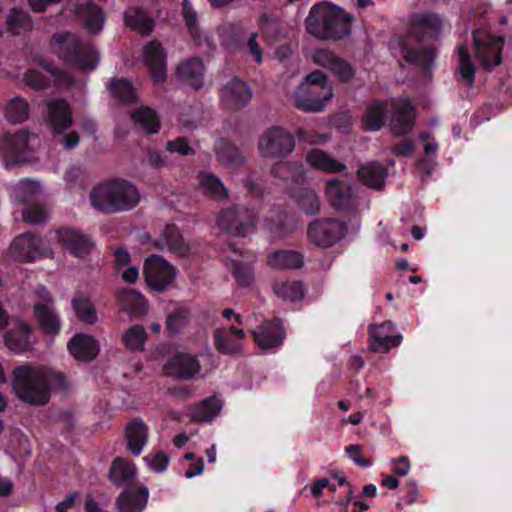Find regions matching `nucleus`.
I'll return each instance as SVG.
<instances>
[{
	"mask_svg": "<svg viewBox=\"0 0 512 512\" xmlns=\"http://www.w3.org/2000/svg\"><path fill=\"white\" fill-rule=\"evenodd\" d=\"M52 387L65 390L66 376L48 367L30 363L16 366L12 371V388L19 400L33 406L46 405Z\"/></svg>",
	"mask_w": 512,
	"mask_h": 512,
	"instance_id": "obj_1",
	"label": "nucleus"
},
{
	"mask_svg": "<svg viewBox=\"0 0 512 512\" xmlns=\"http://www.w3.org/2000/svg\"><path fill=\"white\" fill-rule=\"evenodd\" d=\"M355 17L331 2L314 4L305 19L307 32L320 40H341L351 34Z\"/></svg>",
	"mask_w": 512,
	"mask_h": 512,
	"instance_id": "obj_2",
	"label": "nucleus"
},
{
	"mask_svg": "<svg viewBox=\"0 0 512 512\" xmlns=\"http://www.w3.org/2000/svg\"><path fill=\"white\" fill-rule=\"evenodd\" d=\"M98 211L113 214L132 210L140 200L138 189L124 179H111L95 187L89 196Z\"/></svg>",
	"mask_w": 512,
	"mask_h": 512,
	"instance_id": "obj_3",
	"label": "nucleus"
},
{
	"mask_svg": "<svg viewBox=\"0 0 512 512\" xmlns=\"http://www.w3.org/2000/svg\"><path fill=\"white\" fill-rule=\"evenodd\" d=\"M51 48L60 59L77 69L90 71L98 65L99 56L95 47L71 32L54 33Z\"/></svg>",
	"mask_w": 512,
	"mask_h": 512,
	"instance_id": "obj_4",
	"label": "nucleus"
},
{
	"mask_svg": "<svg viewBox=\"0 0 512 512\" xmlns=\"http://www.w3.org/2000/svg\"><path fill=\"white\" fill-rule=\"evenodd\" d=\"M333 89L320 70L309 73L294 94L295 107L303 112H321L332 98Z\"/></svg>",
	"mask_w": 512,
	"mask_h": 512,
	"instance_id": "obj_5",
	"label": "nucleus"
},
{
	"mask_svg": "<svg viewBox=\"0 0 512 512\" xmlns=\"http://www.w3.org/2000/svg\"><path fill=\"white\" fill-rule=\"evenodd\" d=\"M47 123L52 130L54 139L66 150L74 149L80 141L76 131L69 130L73 124L72 111L65 99H52L47 104Z\"/></svg>",
	"mask_w": 512,
	"mask_h": 512,
	"instance_id": "obj_6",
	"label": "nucleus"
},
{
	"mask_svg": "<svg viewBox=\"0 0 512 512\" xmlns=\"http://www.w3.org/2000/svg\"><path fill=\"white\" fill-rule=\"evenodd\" d=\"M256 223L255 211L243 205L222 209L216 217V224L221 231L239 237H245L252 232Z\"/></svg>",
	"mask_w": 512,
	"mask_h": 512,
	"instance_id": "obj_7",
	"label": "nucleus"
},
{
	"mask_svg": "<svg viewBox=\"0 0 512 512\" xmlns=\"http://www.w3.org/2000/svg\"><path fill=\"white\" fill-rule=\"evenodd\" d=\"M37 295L39 300L33 305V315L40 331L45 335L56 336L62 329L61 317L54 307V300L50 292L41 286Z\"/></svg>",
	"mask_w": 512,
	"mask_h": 512,
	"instance_id": "obj_8",
	"label": "nucleus"
},
{
	"mask_svg": "<svg viewBox=\"0 0 512 512\" xmlns=\"http://www.w3.org/2000/svg\"><path fill=\"white\" fill-rule=\"evenodd\" d=\"M476 57L487 70L502 63L504 37L488 34L480 29L472 32Z\"/></svg>",
	"mask_w": 512,
	"mask_h": 512,
	"instance_id": "obj_9",
	"label": "nucleus"
},
{
	"mask_svg": "<svg viewBox=\"0 0 512 512\" xmlns=\"http://www.w3.org/2000/svg\"><path fill=\"white\" fill-rule=\"evenodd\" d=\"M258 148L261 155L266 158H282L294 150L295 139L284 128L274 126L260 136Z\"/></svg>",
	"mask_w": 512,
	"mask_h": 512,
	"instance_id": "obj_10",
	"label": "nucleus"
},
{
	"mask_svg": "<svg viewBox=\"0 0 512 512\" xmlns=\"http://www.w3.org/2000/svg\"><path fill=\"white\" fill-rule=\"evenodd\" d=\"M143 275L152 290L163 292L175 279L176 271L162 256L153 254L144 262Z\"/></svg>",
	"mask_w": 512,
	"mask_h": 512,
	"instance_id": "obj_11",
	"label": "nucleus"
},
{
	"mask_svg": "<svg viewBox=\"0 0 512 512\" xmlns=\"http://www.w3.org/2000/svg\"><path fill=\"white\" fill-rule=\"evenodd\" d=\"M346 231L345 223L337 219H317L309 224L307 235L313 244L327 248L340 241Z\"/></svg>",
	"mask_w": 512,
	"mask_h": 512,
	"instance_id": "obj_12",
	"label": "nucleus"
},
{
	"mask_svg": "<svg viewBox=\"0 0 512 512\" xmlns=\"http://www.w3.org/2000/svg\"><path fill=\"white\" fill-rule=\"evenodd\" d=\"M326 196L329 204L338 211H351L356 207L357 199L350 183L332 178L326 182Z\"/></svg>",
	"mask_w": 512,
	"mask_h": 512,
	"instance_id": "obj_13",
	"label": "nucleus"
},
{
	"mask_svg": "<svg viewBox=\"0 0 512 512\" xmlns=\"http://www.w3.org/2000/svg\"><path fill=\"white\" fill-rule=\"evenodd\" d=\"M443 21L437 13L422 12L411 18L410 35L416 41L437 39L442 31Z\"/></svg>",
	"mask_w": 512,
	"mask_h": 512,
	"instance_id": "obj_14",
	"label": "nucleus"
},
{
	"mask_svg": "<svg viewBox=\"0 0 512 512\" xmlns=\"http://www.w3.org/2000/svg\"><path fill=\"white\" fill-rule=\"evenodd\" d=\"M255 343L263 350H276L282 346L286 332L279 318L264 321L252 331Z\"/></svg>",
	"mask_w": 512,
	"mask_h": 512,
	"instance_id": "obj_15",
	"label": "nucleus"
},
{
	"mask_svg": "<svg viewBox=\"0 0 512 512\" xmlns=\"http://www.w3.org/2000/svg\"><path fill=\"white\" fill-rule=\"evenodd\" d=\"M143 59L153 83L165 82L167 79V55L162 44L157 40L148 42L143 48Z\"/></svg>",
	"mask_w": 512,
	"mask_h": 512,
	"instance_id": "obj_16",
	"label": "nucleus"
},
{
	"mask_svg": "<svg viewBox=\"0 0 512 512\" xmlns=\"http://www.w3.org/2000/svg\"><path fill=\"white\" fill-rule=\"evenodd\" d=\"M394 330L391 321L379 325L371 324L368 328L370 349L376 353H387L391 348L399 346L403 337L401 334H394Z\"/></svg>",
	"mask_w": 512,
	"mask_h": 512,
	"instance_id": "obj_17",
	"label": "nucleus"
},
{
	"mask_svg": "<svg viewBox=\"0 0 512 512\" xmlns=\"http://www.w3.org/2000/svg\"><path fill=\"white\" fill-rule=\"evenodd\" d=\"M315 63L333 73L341 83L350 82L356 73L355 68L345 59L326 49H318L313 55Z\"/></svg>",
	"mask_w": 512,
	"mask_h": 512,
	"instance_id": "obj_18",
	"label": "nucleus"
},
{
	"mask_svg": "<svg viewBox=\"0 0 512 512\" xmlns=\"http://www.w3.org/2000/svg\"><path fill=\"white\" fill-rule=\"evenodd\" d=\"M248 84L234 77L221 90V100L224 107L230 111H238L245 107L252 98Z\"/></svg>",
	"mask_w": 512,
	"mask_h": 512,
	"instance_id": "obj_19",
	"label": "nucleus"
},
{
	"mask_svg": "<svg viewBox=\"0 0 512 512\" xmlns=\"http://www.w3.org/2000/svg\"><path fill=\"white\" fill-rule=\"evenodd\" d=\"M201 369L196 356L187 353H176L164 365L165 375L178 379H191Z\"/></svg>",
	"mask_w": 512,
	"mask_h": 512,
	"instance_id": "obj_20",
	"label": "nucleus"
},
{
	"mask_svg": "<svg viewBox=\"0 0 512 512\" xmlns=\"http://www.w3.org/2000/svg\"><path fill=\"white\" fill-rule=\"evenodd\" d=\"M56 236L63 247L78 258L86 257L94 245L87 234L72 228H60L56 231Z\"/></svg>",
	"mask_w": 512,
	"mask_h": 512,
	"instance_id": "obj_21",
	"label": "nucleus"
},
{
	"mask_svg": "<svg viewBox=\"0 0 512 512\" xmlns=\"http://www.w3.org/2000/svg\"><path fill=\"white\" fill-rule=\"evenodd\" d=\"M5 345L15 353H24L32 350L34 344L33 327L22 321L16 320L14 327L8 330L4 336Z\"/></svg>",
	"mask_w": 512,
	"mask_h": 512,
	"instance_id": "obj_22",
	"label": "nucleus"
},
{
	"mask_svg": "<svg viewBox=\"0 0 512 512\" xmlns=\"http://www.w3.org/2000/svg\"><path fill=\"white\" fill-rule=\"evenodd\" d=\"M415 125V107L409 99L394 103L390 129L395 136H405Z\"/></svg>",
	"mask_w": 512,
	"mask_h": 512,
	"instance_id": "obj_23",
	"label": "nucleus"
},
{
	"mask_svg": "<svg viewBox=\"0 0 512 512\" xmlns=\"http://www.w3.org/2000/svg\"><path fill=\"white\" fill-rule=\"evenodd\" d=\"M42 240L32 233L17 236L11 244V253L19 262H34L41 257Z\"/></svg>",
	"mask_w": 512,
	"mask_h": 512,
	"instance_id": "obj_24",
	"label": "nucleus"
},
{
	"mask_svg": "<svg viewBox=\"0 0 512 512\" xmlns=\"http://www.w3.org/2000/svg\"><path fill=\"white\" fill-rule=\"evenodd\" d=\"M67 348L69 353L78 361L91 362L100 351L99 342L95 337L84 334H75L68 342Z\"/></svg>",
	"mask_w": 512,
	"mask_h": 512,
	"instance_id": "obj_25",
	"label": "nucleus"
},
{
	"mask_svg": "<svg viewBox=\"0 0 512 512\" xmlns=\"http://www.w3.org/2000/svg\"><path fill=\"white\" fill-rule=\"evenodd\" d=\"M30 133L21 129L15 133H5L0 137V151L14 163L23 160L22 154L26 151Z\"/></svg>",
	"mask_w": 512,
	"mask_h": 512,
	"instance_id": "obj_26",
	"label": "nucleus"
},
{
	"mask_svg": "<svg viewBox=\"0 0 512 512\" xmlns=\"http://www.w3.org/2000/svg\"><path fill=\"white\" fill-rule=\"evenodd\" d=\"M137 477V468L133 462L116 457L109 468L108 479L117 487H132Z\"/></svg>",
	"mask_w": 512,
	"mask_h": 512,
	"instance_id": "obj_27",
	"label": "nucleus"
},
{
	"mask_svg": "<svg viewBox=\"0 0 512 512\" xmlns=\"http://www.w3.org/2000/svg\"><path fill=\"white\" fill-rule=\"evenodd\" d=\"M75 12L89 32L97 34L102 30L105 22V13L92 0L77 3Z\"/></svg>",
	"mask_w": 512,
	"mask_h": 512,
	"instance_id": "obj_28",
	"label": "nucleus"
},
{
	"mask_svg": "<svg viewBox=\"0 0 512 512\" xmlns=\"http://www.w3.org/2000/svg\"><path fill=\"white\" fill-rule=\"evenodd\" d=\"M149 491L145 486L138 489L125 488L116 499L120 512H142L148 502Z\"/></svg>",
	"mask_w": 512,
	"mask_h": 512,
	"instance_id": "obj_29",
	"label": "nucleus"
},
{
	"mask_svg": "<svg viewBox=\"0 0 512 512\" xmlns=\"http://www.w3.org/2000/svg\"><path fill=\"white\" fill-rule=\"evenodd\" d=\"M148 426L139 418L132 419L125 428L126 447L134 456H139L148 441Z\"/></svg>",
	"mask_w": 512,
	"mask_h": 512,
	"instance_id": "obj_30",
	"label": "nucleus"
},
{
	"mask_svg": "<svg viewBox=\"0 0 512 512\" xmlns=\"http://www.w3.org/2000/svg\"><path fill=\"white\" fill-rule=\"evenodd\" d=\"M177 77L189 87L199 90L204 84V65L200 58L193 57L177 68Z\"/></svg>",
	"mask_w": 512,
	"mask_h": 512,
	"instance_id": "obj_31",
	"label": "nucleus"
},
{
	"mask_svg": "<svg viewBox=\"0 0 512 512\" xmlns=\"http://www.w3.org/2000/svg\"><path fill=\"white\" fill-rule=\"evenodd\" d=\"M118 303L130 317L140 318L147 314L148 303L142 294L133 289H125L117 295Z\"/></svg>",
	"mask_w": 512,
	"mask_h": 512,
	"instance_id": "obj_32",
	"label": "nucleus"
},
{
	"mask_svg": "<svg viewBox=\"0 0 512 512\" xmlns=\"http://www.w3.org/2000/svg\"><path fill=\"white\" fill-rule=\"evenodd\" d=\"M401 53L405 61L429 73L435 59L434 49L431 47L410 48L404 41L400 42Z\"/></svg>",
	"mask_w": 512,
	"mask_h": 512,
	"instance_id": "obj_33",
	"label": "nucleus"
},
{
	"mask_svg": "<svg viewBox=\"0 0 512 512\" xmlns=\"http://www.w3.org/2000/svg\"><path fill=\"white\" fill-rule=\"evenodd\" d=\"M288 191L305 214L315 215L320 212L321 202L314 190L297 185L296 187L288 186Z\"/></svg>",
	"mask_w": 512,
	"mask_h": 512,
	"instance_id": "obj_34",
	"label": "nucleus"
},
{
	"mask_svg": "<svg viewBox=\"0 0 512 512\" xmlns=\"http://www.w3.org/2000/svg\"><path fill=\"white\" fill-rule=\"evenodd\" d=\"M271 175L275 178L289 182V186L296 187L305 182L303 165L298 162H278L271 167Z\"/></svg>",
	"mask_w": 512,
	"mask_h": 512,
	"instance_id": "obj_35",
	"label": "nucleus"
},
{
	"mask_svg": "<svg viewBox=\"0 0 512 512\" xmlns=\"http://www.w3.org/2000/svg\"><path fill=\"white\" fill-rule=\"evenodd\" d=\"M388 170L378 162H370L357 170L359 180L369 188L381 190L385 185Z\"/></svg>",
	"mask_w": 512,
	"mask_h": 512,
	"instance_id": "obj_36",
	"label": "nucleus"
},
{
	"mask_svg": "<svg viewBox=\"0 0 512 512\" xmlns=\"http://www.w3.org/2000/svg\"><path fill=\"white\" fill-rule=\"evenodd\" d=\"M215 153L218 161L226 167H240L245 161V157L240 149L226 138H221L217 141Z\"/></svg>",
	"mask_w": 512,
	"mask_h": 512,
	"instance_id": "obj_37",
	"label": "nucleus"
},
{
	"mask_svg": "<svg viewBox=\"0 0 512 512\" xmlns=\"http://www.w3.org/2000/svg\"><path fill=\"white\" fill-rule=\"evenodd\" d=\"M221 410V402L216 396H209L189 407V417L192 422H210Z\"/></svg>",
	"mask_w": 512,
	"mask_h": 512,
	"instance_id": "obj_38",
	"label": "nucleus"
},
{
	"mask_svg": "<svg viewBox=\"0 0 512 512\" xmlns=\"http://www.w3.org/2000/svg\"><path fill=\"white\" fill-rule=\"evenodd\" d=\"M388 106L386 101L374 100L365 110L363 124L367 131L380 130L387 120Z\"/></svg>",
	"mask_w": 512,
	"mask_h": 512,
	"instance_id": "obj_39",
	"label": "nucleus"
},
{
	"mask_svg": "<svg viewBox=\"0 0 512 512\" xmlns=\"http://www.w3.org/2000/svg\"><path fill=\"white\" fill-rule=\"evenodd\" d=\"M199 185L204 194L215 201H224L228 198V189L222 180L211 172L202 171L198 175Z\"/></svg>",
	"mask_w": 512,
	"mask_h": 512,
	"instance_id": "obj_40",
	"label": "nucleus"
},
{
	"mask_svg": "<svg viewBox=\"0 0 512 512\" xmlns=\"http://www.w3.org/2000/svg\"><path fill=\"white\" fill-rule=\"evenodd\" d=\"M111 96L123 104L135 103L138 99L136 90L129 79L112 77L107 85Z\"/></svg>",
	"mask_w": 512,
	"mask_h": 512,
	"instance_id": "obj_41",
	"label": "nucleus"
},
{
	"mask_svg": "<svg viewBox=\"0 0 512 512\" xmlns=\"http://www.w3.org/2000/svg\"><path fill=\"white\" fill-rule=\"evenodd\" d=\"M267 263L276 269H298L304 264V257L294 250H277L268 256Z\"/></svg>",
	"mask_w": 512,
	"mask_h": 512,
	"instance_id": "obj_42",
	"label": "nucleus"
},
{
	"mask_svg": "<svg viewBox=\"0 0 512 512\" xmlns=\"http://www.w3.org/2000/svg\"><path fill=\"white\" fill-rule=\"evenodd\" d=\"M306 160L315 169L327 173L341 172L346 169L345 164L339 162L320 149H311L307 153Z\"/></svg>",
	"mask_w": 512,
	"mask_h": 512,
	"instance_id": "obj_43",
	"label": "nucleus"
},
{
	"mask_svg": "<svg viewBox=\"0 0 512 512\" xmlns=\"http://www.w3.org/2000/svg\"><path fill=\"white\" fill-rule=\"evenodd\" d=\"M124 22L130 29L142 35H149L155 27L154 20L148 18L141 8L136 7L128 8L125 11Z\"/></svg>",
	"mask_w": 512,
	"mask_h": 512,
	"instance_id": "obj_44",
	"label": "nucleus"
},
{
	"mask_svg": "<svg viewBox=\"0 0 512 512\" xmlns=\"http://www.w3.org/2000/svg\"><path fill=\"white\" fill-rule=\"evenodd\" d=\"M33 25L30 14L18 7H13L9 10L6 16L7 31L12 35H20L31 30Z\"/></svg>",
	"mask_w": 512,
	"mask_h": 512,
	"instance_id": "obj_45",
	"label": "nucleus"
},
{
	"mask_svg": "<svg viewBox=\"0 0 512 512\" xmlns=\"http://www.w3.org/2000/svg\"><path fill=\"white\" fill-rule=\"evenodd\" d=\"M131 118L135 124L140 126L147 134H156L160 129V119L155 110L148 106H141L135 109Z\"/></svg>",
	"mask_w": 512,
	"mask_h": 512,
	"instance_id": "obj_46",
	"label": "nucleus"
},
{
	"mask_svg": "<svg viewBox=\"0 0 512 512\" xmlns=\"http://www.w3.org/2000/svg\"><path fill=\"white\" fill-rule=\"evenodd\" d=\"M71 304L76 317L81 322L94 324L97 321V312L89 296L83 293H77L73 297Z\"/></svg>",
	"mask_w": 512,
	"mask_h": 512,
	"instance_id": "obj_47",
	"label": "nucleus"
},
{
	"mask_svg": "<svg viewBox=\"0 0 512 512\" xmlns=\"http://www.w3.org/2000/svg\"><path fill=\"white\" fill-rule=\"evenodd\" d=\"M29 110L27 100L21 96H16L6 105L5 117L10 123H23L29 117Z\"/></svg>",
	"mask_w": 512,
	"mask_h": 512,
	"instance_id": "obj_48",
	"label": "nucleus"
},
{
	"mask_svg": "<svg viewBox=\"0 0 512 512\" xmlns=\"http://www.w3.org/2000/svg\"><path fill=\"white\" fill-rule=\"evenodd\" d=\"M148 334L142 325H133L129 327L122 336L125 347L131 351H143Z\"/></svg>",
	"mask_w": 512,
	"mask_h": 512,
	"instance_id": "obj_49",
	"label": "nucleus"
},
{
	"mask_svg": "<svg viewBox=\"0 0 512 512\" xmlns=\"http://www.w3.org/2000/svg\"><path fill=\"white\" fill-rule=\"evenodd\" d=\"M214 345L216 350L223 355H234L241 351V344L231 338L228 330L217 328L214 331Z\"/></svg>",
	"mask_w": 512,
	"mask_h": 512,
	"instance_id": "obj_50",
	"label": "nucleus"
},
{
	"mask_svg": "<svg viewBox=\"0 0 512 512\" xmlns=\"http://www.w3.org/2000/svg\"><path fill=\"white\" fill-rule=\"evenodd\" d=\"M458 63L459 73L464 82L472 86L475 81V65L472 61L471 55L467 46L461 45L458 47Z\"/></svg>",
	"mask_w": 512,
	"mask_h": 512,
	"instance_id": "obj_51",
	"label": "nucleus"
},
{
	"mask_svg": "<svg viewBox=\"0 0 512 512\" xmlns=\"http://www.w3.org/2000/svg\"><path fill=\"white\" fill-rule=\"evenodd\" d=\"M162 237L169 250L181 255L188 251V247L184 243V239L179 228L175 224L166 225L163 230Z\"/></svg>",
	"mask_w": 512,
	"mask_h": 512,
	"instance_id": "obj_52",
	"label": "nucleus"
},
{
	"mask_svg": "<svg viewBox=\"0 0 512 512\" xmlns=\"http://www.w3.org/2000/svg\"><path fill=\"white\" fill-rule=\"evenodd\" d=\"M274 292L277 296L292 301L301 300L304 297V287L302 282L299 281L276 284Z\"/></svg>",
	"mask_w": 512,
	"mask_h": 512,
	"instance_id": "obj_53",
	"label": "nucleus"
},
{
	"mask_svg": "<svg viewBox=\"0 0 512 512\" xmlns=\"http://www.w3.org/2000/svg\"><path fill=\"white\" fill-rule=\"evenodd\" d=\"M231 273L238 285L248 287L254 280L253 268L249 264L233 260L231 263Z\"/></svg>",
	"mask_w": 512,
	"mask_h": 512,
	"instance_id": "obj_54",
	"label": "nucleus"
},
{
	"mask_svg": "<svg viewBox=\"0 0 512 512\" xmlns=\"http://www.w3.org/2000/svg\"><path fill=\"white\" fill-rule=\"evenodd\" d=\"M189 311L187 309L179 308L171 312L167 316L166 328L170 334L179 333L188 322Z\"/></svg>",
	"mask_w": 512,
	"mask_h": 512,
	"instance_id": "obj_55",
	"label": "nucleus"
},
{
	"mask_svg": "<svg viewBox=\"0 0 512 512\" xmlns=\"http://www.w3.org/2000/svg\"><path fill=\"white\" fill-rule=\"evenodd\" d=\"M24 83L36 91L50 87V78L36 69H28L23 75Z\"/></svg>",
	"mask_w": 512,
	"mask_h": 512,
	"instance_id": "obj_56",
	"label": "nucleus"
},
{
	"mask_svg": "<svg viewBox=\"0 0 512 512\" xmlns=\"http://www.w3.org/2000/svg\"><path fill=\"white\" fill-rule=\"evenodd\" d=\"M182 13L185 25L189 34L195 39L199 37V25L196 11L193 9L188 0L182 3Z\"/></svg>",
	"mask_w": 512,
	"mask_h": 512,
	"instance_id": "obj_57",
	"label": "nucleus"
},
{
	"mask_svg": "<svg viewBox=\"0 0 512 512\" xmlns=\"http://www.w3.org/2000/svg\"><path fill=\"white\" fill-rule=\"evenodd\" d=\"M39 185L33 181H23L17 187V198L25 203L29 204L35 198V195L38 193Z\"/></svg>",
	"mask_w": 512,
	"mask_h": 512,
	"instance_id": "obj_58",
	"label": "nucleus"
},
{
	"mask_svg": "<svg viewBox=\"0 0 512 512\" xmlns=\"http://www.w3.org/2000/svg\"><path fill=\"white\" fill-rule=\"evenodd\" d=\"M23 219L30 224H40L46 221L47 213L43 206L29 205L23 211Z\"/></svg>",
	"mask_w": 512,
	"mask_h": 512,
	"instance_id": "obj_59",
	"label": "nucleus"
},
{
	"mask_svg": "<svg viewBox=\"0 0 512 512\" xmlns=\"http://www.w3.org/2000/svg\"><path fill=\"white\" fill-rule=\"evenodd\" d=\"M144 461L152 471L161 473L167 469L169 457L166 453L160 451L155 454L147 455L144 457Z\"/></svg>",
	"mask_w": 512,
	"mask_h": 512,
	"instance_id": "obj_60",
	"label": "nucleus"
},
{
	"mask_svg": "<svg viewBox=\"0 0 512 512\" xmlns=\"http://www.w3.org/2000/svg\"><path fill=\"white\" fill-rule=\"evenodd\" d=\"M166 150L169 153H177L182 156L195 154V150L189 145V142L185 137H178L174 140L168 141Z\"/></svg>",
	"mask_w": 512,
	"mask_h": 512,
	"instance_id": "obj_61",
	"label": "nucleus"
},
{
	"mask_svg": "<svg viewBox=\"0 0 512 512\" xmlns=\"http://www.w3.org/2000/svg\"><path fill=\"white\" fill-rule=\"evenodd\" d=\"M345 451L349 458L358 466L362 468H368L372 465L371 460L363 457L361 455L362 448L360 445L357 444H351L346 446Z\"/></svg>",
	"mask_w": 512,
	"mask_h": 512,
	"instance_id": "obj_62",
	"label": "nucleus"
},
{
	"mask_svg": "<svg viewBox=\"0 0 512 512\" xmlns=\"http://www.w3.org/2000/svg\"><path fill=\"white\" fill-rule=\"evenodd\" d=\"M257 37H258L257 32L251 33L248 38L246 46H247L249 54L253 56L254 60L258 64H261L263 62V50L257 41Z\"/></svg>",
	"mask_w": 512,
	"mask_h": 512,
	"instance_id": "obj_63",
	"label": "nucleus"
},
{
	"mask_svg": "<svg viewBox=\"0 0 512 512\" xmlns=\"http://www.w3.org/2000/svg\"><path fill=\"white\" fill-rule=\"evenodd\" d=\"M415 147L414 141L408 139L395 143L391 150L397 157H408L414 152Z\"/></svg>",
	"mask_w": 512,
	"mask_h": 512,
	"instance_id": "obj_64",
	"label": "nucleus"
}]
</instances>
